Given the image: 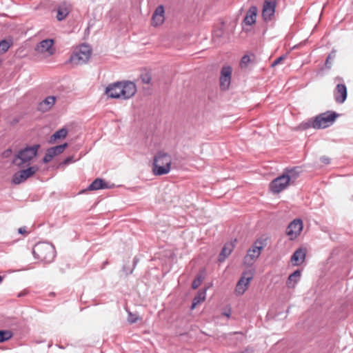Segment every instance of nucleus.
Masks as SVG:
<instances>
[{"mask_svg":"<svg viewBox=\"0 0 353 353\" xmlns=\"http://www.w3.org/2000/svg\"><path fill=\"white\" fill-rule=\"evenodd\" d=\"M137 92L136 85L131 81L117 82L105 88V94L112 99H128Z\"/></svg>","mask_w":353,"mask_h":353,"instance_id":"f257e3e1","label":"nucleus"},{"mask_svg":"<svg viewBox=\"0 0 353 353\" xmlns=\"http://www.w3.org/2000/svg\"><path fill=\"white\" fill-rule=\"evenodd\" d=\"M297 177L298 173L295 170H287L270 183L269 189L273 194H279L294 183Z\"/></svg>","mask_w":353,"mask_h":353,"instance_id":"f03ea898","label":"nucleus"},{"mask_svg":"<svg viewBox=\"0 0 353 353\" xmlns=\"http://www.w3.org/2000/svg\"><path fill=\"white\" fill-rule=\"evenodd\" d=\"M172 157L164 152H159L154 157L152 172L156 176L164 175L171 170Z\"/></svg>","mask_w":353,"mask_h":353,"instance_id":"7ed1b4c3","label":"nucleus"},{"mask_svg":"<svg viewBox=\"0 0 353 353\" xmlns=\"http://www.w3.org/2000/svg\"><path fill=\"white\" fill-rule=\"evenodd\" d=\"M32 254L35 259L44 263H50L55 256V249L52 244L48 243H37L33 249Z\"/></svg>","mask_w":353,"mask_h":353,"instance_id":"20e7f679","label":"nucleus"},{"mask_svg":"<svg viewBox=\"0 0 353 353\" xmlns=\"http://www.w3.org/2000/svg\"><path fill=\"white\" fill-rule=\"evenodd\" d=\"M39 148V145H34L20 150L17 154L15 155L13 163L19 168L29 165L31 161L36 157Z\"/></svg>","mask_w":353,"mask_h":353,"instance_id":"39448f33","label":"nucleus"},{"mask_svg":"<svg viewBox=\"0 0 353 353\" xmlns=\"http://www.w3.org/2000/svg\"><path fill=\"white\" fill-rule=\"evenodd\" d=\"M92 50L89 46L81 45L76 49L68 61L73 66L85 64L89 60Z\"/></svg>","mask_w":353,"mask_h":353,"instance_id":"423d86ee","label":"nucleus"},{"mask_svg":"<svg viewBox=\"0 0 353 353\" xmlns=\"http://www.w3.org/2000/svg\"><path fill=\"white\" fill-rule=\"evenodd\" d=\"M337 114L334 112L321 113L313 118V128L323 129L332 125L335 121Z\"/></svg>","mask_w":353,"mask_h":353,"instance_id":"0eeeda50","label":"nucleus"},{"mask_svg":"<svg viewBox=\"0 0 353 353\" xmlns=\"http://www.w3.org/2000/svg\"><path fill=\"white\" fill-rule=\"evenodd\" d=\"M35 51L45 58L53 55L56 52L54 40L48 39L41 41L36 46Z\"/></svg>","mask_w":353,"mask_h":353,"instance_id":"6e6552de","label":"nucleus"},{"mask_svg":"<svg viewBox=\"0 0 353 353\" xmlns=\"http://www.w3.org/2000/svg\"><path fill=\"white\" fill-rule=\"evenodd\" d=\"M254 272L248 270L244 272L235 288V294L238 296L243 294L248 289L250 281L253 279Z\"/></svg>","mask_w":353,"mask_h":353,"instance_id":"1a4fd4ad","label":"nucleus"},{"mask_svg":"<svg viewBox=\"0 0 353 353\" xmlns=\"http://www.w3.org/2000/svg\"><path fill=\"white\" fill-rule=\"evenodd\" d=\"M39 170L38 166L34 165L16 172L12 177L14 184H20L33 176Z\"/></svg>","mask_w":353,"mask_h":353,"instance_id":"9d476101","label":"nucleus"},{"mask_svg":"<svg viewBox=\"0 0 353 353\" xmlns=\"http://www.w3.org/2000/svg\"><path fill=\"white\" fill-rule=\"evenodd\" d=\"M303 228L301 219H296L292 221L286 229V234L290 240H294L301 234Z\"/></svg>","mask_w":353,"mask_h":353,"instance_id":"9b49d317","label":"nucleus"},{"mask_svg":"<svg viewBox=\"0 0 353 353\" xmlns=\"http://www.w3.org/2000/svg\"><path fill=\"white\" fill-rule=\"evenodd\" d=\"M262 250V247L258 245L255 243L248 251L246 256L244 257L243 263L248 266L252 265L259 258Z\"/></svg>","mask_w":353,"mask_h":353,"instance_id":"f8f14e48","label":"nucleus"},{"mask_svg":"<svg viewBox=\"0 0 353 353\" xmlns=\"http://www.w3.org/2000/svg\"><path fill=\"white\" fill-rule=\"evenodd\" d=\"M232 69L230 66H225L222 68L220 77V87L223 90L229 88L231 81Z\"/></svg>","mask_w":353,"mask_h":353,"instance_id":"ddd939ff","label":"nucleus"},{"mask_svg":"<svg viewBox=\"0 0 353 353\" xmlns=\"http://www.w3.org/2000/svg\"><path fill=\"white\" fill-rule=\"evenodd\" d=\"M67 146H68V144L64 143L62 145H57V146L52 147V148H49L47 150L46 154L43 157V162L44 163L50 162L53 159V157L62 153Z\"/></svg>","mask_w":353,"mask_h":353,"instance_id":"4468645a","label":"nucleus"},{"mask_svg":"<svg viewBox=\"0 0 353 353\" xmlns=\"http://www.w3.org/2000/svg\"><path fill=\"white\" fill-rule=\"evenodd\" d=\"M164 13L165 12L163 6H159L153 13L151 21L152 26L156 27L163 24L165 21Z\"/></svg>","mask_w":353,"mask_h":353,"instance_id":"2eb2a0df","label":"nucleus"},{"mask_svg":"<svg viewBox=\"0 0 353 353\" xmlns=\"http://www.w3.org/2000/svg\"><path fill=\"white\" fill-rule=\"evenodd\" d=\"M347 88L344 84H337L334 91L335 101L338 103H343L347 98Z\"/></svg>","mask_w":353,"mask_h":353,"instance_id":"dca6fc26","label":"nucleus"},{"mask_svg":"<svg viewBox=\"0 0 353 353\" xmlns=\"http://www.w3.org/2000/svg\"><path fill=\"white\" fill-rule=\"evenodd\" d=\"M307 250L305 248H299L291 257V262L294 266L301 265L305 259Z\"/></svg>","mask_w":353,"mask_h":353,"instance_id":"f3484780","label":"nucleus"},{"mask_svg":"<svg viewBox=\"0 0 353 353\" xmlns=\"http://www.w3.org/2000/svg\"><path fill=\"white\" fill-rule=\"evenodd\" d=\"M275 12V3L273 1H265L262 10V17L264 20H270Z\"/></svg>","mask_w":353,"mask_h":353,"instance_id":"a211bd4d","label":"nucleus"},{"mask_svg":"<svg viewBox=\"0 0 353 353\" xmlns=\"http://www.w3.org/2000/svg\"><path fill=\"white\" fill-rule=\"evenodd\" d=\"M56 101V98L49 96L39 103L38 110L42 112H46L51 110Z\"/></svg>","mask_w":353,"mask_h":353,"instance_id":"6ab92c4d","label":"nucleus"},{"mask_svg":"<svg viewBox=\"0 0 353 353\" xmlns=\"http://www.w3.org/2000/svg\"><path fill=\"white\" fill-rule=\"evenodd\" d=\"M301 277V271L299 270H295L293 273L290 274L287 281L286 286L289 289H294L296 284L299 283Z\"/></svg>","mask_w":353,"mask_h":353,"instance_id":"aec40b11","label":"nucleus"},{"mask_svg":"<svg viewBox=\"0 0 353 353\" xmlns=\"http://www.w3.org/2000/svg\"><path fill=\"white\" fill-rule=\"evenodd\" d=\"M257 15V8L256 6L250 8L244 18V22L248 26H251L256 22Z\"/></svg>","mask_w":353,"mask_h":353,"instance_id":"412c9836","label":"nucleus"},{"mask_svg":"<svg viewBox=\"0 0 353 353\" xmlns=\"http://www.w3.org/2000/svg\"><path fill=\"white\" fill-rule=\"evenodd\" d=\"M70 12V6L65 3H63L58 7L56 18L58 21H62L66 18Z\"/></svg>","mask_w":353,"mask_h":353,"instance_id":"4be33fe9","label":"nucleus"},{"mask_svg":"<svg viewBox=\"0 0 353 353\" xmlns=\"http://www.w3.org/2000/svg\"><path fill=\"white\" fill-rule=\"evenodd\" d=\"M234 248V244L232 242L227 243L224 245L219 256V261L222 262L231 254Z\"/></svg>","mask_w":353,"mask_h":353,"instance_id":"5701e85b","label":"nucleus"},{"mask_svg":"<svg viewBox=\"0 0 353 353\" xmlns=\"http://www.w3.org/2000/svg\"><path fill=\"white\" fill-rule=\"evenodd\" d=\"M108 188L106 183L101 179H96L88 188V190H98Z\"/></svg>","mask_w":353,"mask_h":353,"instance_id":"b1692460","label":"nucleus"},{"mask_svg":"<svg viewBox=\"0 0 353 353\" xmlns=\"http://www.w3.org/2000/svg\"><path fill=\"white\" fill-rule=\"evenodd\" d=\"M206 290H199L192 301L191 310H194L199 304L205 300Z\"/></svg>","mask_w":353,"mask_h":353,"instance_id":"393cba45","label":"nucleus"},{"mask_svg":"<svg viewBox=\"0 0 353 353\" xmlns=\"http://www.w3.org/2000/svg\"><path fill=\"white\" fill-rule=\"evenodd\" d=\"M67 134L68 130L66 128H63L59 130L50 137V143L52 144L55 143L57 139H64L66 137Z\"/></svg>","mask_w":353,"mask_h":353,"instance_id":"a878e982","label":"nucleus"},{"mask_svg":"<svg viewBox=\"0 0 353 353\" xmlns=\"http://www.w3.org/2000/svg\"><path fill=\"white\" fill-rule=\"evenodd\" d=\"M12 337L11 332L8 330H0V343L10 339Z\"/></svg>","mask_w":353,"mask_h":353,"instance_id":"bb28decb","label":"nucleus"},{"mask_svg":"<svg viewBox=\"0 0 353 353\" xmlns=\"http://www.w3.org/2000/svg\"><path fill=\"white\" fill-rule=\"evenodd\" d=\"M251 62V59L250 56L245 55L242 57L241 62H240V66L241 68H246L249 63Z\"/></svg>","mask_w":353,"mask_h":353,"instance_id":"cd10ccee","label":"nucleus"},{"mask_svg":"<svg viewBox=\"0 0 353 353\" xmlns=\"http://www.w3.org/2000/svg\"><path fill=\"white\" fill-rule=\"evenodd\" d=\"M9 48H10V44L8 43V41H6V40H3V41H0V51L1 52L4 53L6 51H8V50Z\"/></svg>","mask_w":353,"mask_h":353,"instance_id":"c85d7f7f","label":"nucleus"},{"mask_svg":"<svg viewBox=\"0 0 353 353\" xmlns=\"http://www.w3.org/2000/svg\"><path fill=\"white\" fill-rule=\"evenodd\" d=\"M301 127L303 130H306V129H308L310 128H313V118L310 119L307 122L302 123L301 124Z\"/></svg>","mask_w":353,"mask_h":353,"instance_id":"c756f323","label":"nucleus"},{"mask_svg":"<svg viewBox=\"0 0 353 353\" xmlns=\"http://www.w3.org/2000/svg\"><path fill=\"white\" fill-rule=\"evenodd\" d=\"M201 283H202V279L201 278V276H197L192 282V288L193 289L198 288L201 285Z\"/></svg>","mask_w":353,"mask_h":353,"instance_id":"7c9ffc66","label":"nucleus"},{"mask_svg":"<svg viewBox=\"0 0 353 353\" xmlns=\"http://www.w3.org/2000/svg\"><path fill=\"white\" fill-rule=\"evenodd\" d=\"M128 320L130 323H134L139 320V317L137 316L135 314L129 312Z\"/></svg>","mask_w":353,"mask_h":353,"instance_id":"2f4dec72","label":"nucleus"},{"mask_svg":"<svg viewBox=\"0 0 353 353\" xmlns=\"http://www.w3.org/2000/svg\"><path fill=\"white\" fill-rule=\"evenodd\" d=\"M285 59V56H281L276 59L273 63H272V67H275L276 65L280 64L284 59Z\"/></svg>","mask_w":353,"mask_h":353,"instance_id":"473e14b6","label":"nucleus"},{"mask_svg":"<svg viewBox=\"0 0 353 353\" xmlns=\"http://www.w3.org/2000/svg\"><path fill=\"white\" fill-rule=\"evenodd\" d=\"M320 160H321V162L325 165L330 164V159L327 156L321 157Z\"/></svg>","mask_w":353,"mask_h":353,"instance_id":"72a5a7b5","label":"nucleus"},{"mask_svg":"<svg viewBox=\"0 0 353 353\" xmlns=\"http://www.w3.org/2000/svg\"><path fill=\"white\" fill-rule=\"evenodd\" d=\"M141 79H142V81L146 84L150 83V81H151V78L148 74H145V75L142 76Z\"/></svg>","mask_w":353,"mask_h":353,"instance_id":"f704fd0d","label":"nucleus"},{"mask_svg":"<svg viewBox=\"0 0 353 353\" xmlns=\"http://www.w3.org/2000/svg\"><path fill=\"white\" fill-rule=\"evenodd\" d=\"M72 161H73L72 157H69L66 158V159L63 161V163H63V164L66 165V164H68V163H71V162H72Z\"/></svg>","mask_w":353,"mask_h":353,"instance_id":"c9c22d12","label":"nucleus"},{"mask_svg":"<svg viewBox=\"0 0 353 353\" xmlns=\"http://www.w3.org/2000/svg\"><path fill=\"white\" fill-rule=\"evenodd\" d=\"M19 232L20 234H25V233H26V228H20L19 229Z\"/></svg>","mask_w":353,"mask_h":353,"instance_id":"e433bc0d","label":"nucleus"},{"mask_svg":"<svg viewBox=\"0 0 353 353\" xmlns=\"http://www.w3.org/2000/svg\"><path fill=\"white\" fill-rule=\"evenodd\" d=\"M3 281V277L0 276V283L2 282Z\"/></svg>","mask_w":353,"mask_h":353,"instance_id":"4c0bfd02","label":"nucleus"},{"mask_svg":"<svg viewBox=\"0 0 353 353\" xmlns=\"http://www.w3.org/2000/svg\"><path fill=\"white\" fill-rule=\"evenodd\" d=\"M329 59H330V57H328L327 59H326L327 63L328 62Z\"/></svg>","mask_w":353,"mask_h":353,"instance_id":"58836bf2","label":"nucleus"},{"mask_svg":"<svg viewBox=\"0 0 353 353\" xmlns=\"http://www.w3.org/2000/svg\"><path fill=\"white\" fill-rule=\"evenodd\" d=\"M225 315H226L227 316H230V314H229L228 313H226V314H225Z\"/></svg>","mask_w":353,"mask_h":353,"instance_id":"ea45409f","label":"nucleus"}]
</instances>
